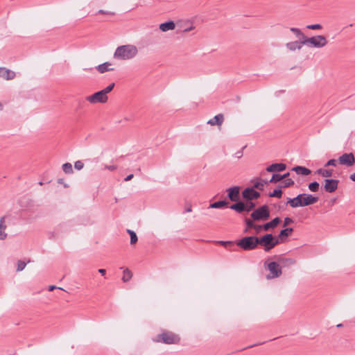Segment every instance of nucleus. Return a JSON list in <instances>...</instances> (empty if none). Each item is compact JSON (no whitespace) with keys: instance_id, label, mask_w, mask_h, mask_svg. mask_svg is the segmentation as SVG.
<instances>
[{"instance_id":"de8ad7c7","label":"nucleus","mask_w":355,"mask_h":355,"mask_svg":"<svg viewBox=\"0 0 355 355\" xmlns=\"http://www.w3.org/2000/svg\"><path fill=\"white\" fill-rule=\"evenodd\" d=\"M98 13L103 14V15H114V12H113L105 11L104 10H99L98 11Z\"/></svg>"},{"instance_id":"f704fd0d","label":"nucleus","mask_w":355,"mask_h":355,"mask_svg":"<svg viewBox=\"0 0 355 355\" xmlns=\"http://www.w3.org/2000/svg\"><path fill=\"white\" fill-rule=\"evenodd\" d=\"M283 179H284V176H282V175L273 174V175L272 176V178L269 182L275 183V182L281 181Z\"/></svg>"},{"instance_id":"49530a36","label":"nucleus","mask_w":355,"mask_h":355,"mask_svg":"<svg viewBox=\"0 0 355 355\" xmlns=\"http://www.w3.org/2000/svg\"><path fill=\"white\" fill-rule=\"evenodd\" d=\"M254 230H255V232L257 234H259V232H261V231L262 230H263V225H254Z\"/></svg>"},{"instance_id":"f3484780","label":"nucleus","mask_w":355,"mask_h":355,"mask_svg":"<svg viewBox=\"0 0 355 355\" xmlns=\"http://www.w3.org/2000/svg\"><path fill=\"white\" fill-rule=\"evenodd\" d=\"M159 28L160 31H162V32H166L168 31L174 30L175 28V24L174 21H166V22L159 24Z\"/></svg>"},{"instance_id":"ddd939ff","label":"nucleus","mask_w":355,"mask_h":355,"mask_svg":"<svg viewBox=\"0 0 355 355\" xmlns=\"http://www.w3.org/2000/svg\"><path fill=\"white\" fill-rule=\"evenodd\" d=\"M304 40H300V41H295V42H288L286 44V46L292 51H294L295 50H300L302 49L303 45H305Z\"/></svg>"},{"instance_id":"4be33fe9","label":"nucleus","mask_w":355,"mask_h":355,"mask_svg":"<svg viewBox=\"0 0 355 355\" xmlns=\"http://www.w3.org/2000/svg\"><path fill=\"white\" fill-rule=\"evenodd\" d=\"M1 76L5 78L6 80H12L15 78V73L14 71L2 67Z\"/></svg>"},{"instance_id":"a18cd8bd","label":"nucleus","mask_w":355,"mask_h":355,"mask_svg":"<svg viewBox=\"0 0 355 355\" xmlns=\"http://www.w3.org/2000/svg\"><path fill=\"white\" fill-rule=\"evenodd\" d=\"M293 223V220L291 218L286 217L284 220V227H286Z\"/></svg>"},{"instance_id":"7ed1b4c3","label":"nucleus","mask_w":355,"mask_h":355,"mask_svg":"<svg viewBox=\"0 0 355 355\" xmlns=\"http://www.w3.org/2000/svg\"><path fill=\"white\" fill-rule=\"evenodd\" d=\"M258 237L245 236L237 242V245L244 250H254L258 246Z\"/></svg>"},{"instance_id":"9d476101","label":"nucleus","mask_w":355,"mask_h":355,"mask_svg":"<svg viewBox=\"0 0 355 355\" xmlns=\"http://www.w3.org/2000/svg\"><path fill=\"white\" fill-rule=\"evenodd\" d=\"M338 163L346 166H352L354 164L355 157L352 153H344L338 159Z\"/></svg>"},{"instance_id":"6e6d98bb","label":"nucleus","mask_w":355,"mask_h":355,"mask_svg":"<svg viewBox=\"0 0 355 355\" xmlns=\"http://www.w3.org/2000/svg\"><path fill=\"white\" fill-rule=\"evenodd\" d=\"M349 178L352 181L355 182V173L351 174Z\"/></svg>"},{"instance_id":"4d7b16f0","label":"nucleus","mask_w":355,"mask_h":355,"mask_svg":"<svg viewBox=\"0 0 355 355\" xmlns=\"http://www.w3.org/2000/svg\"><path fill=\"white\" fill-rule=\"evenodd\" d=\"M98 272L101 273L102 275H105L106 271L105 269H99Z\"/></svg>"},{"instance_id":"aec40b11","label":"nucleus","mask_w":355,"mask_h":355,"mask_svg":"<svg viewBox=\"0 0 355 355\" xmlns=\"http://www.w3.org/2000/svg\"><path fill=\"white\" fill-rule=\"evenodd\" d=\"M281 220L279 217L275 218L271 221L266 223L263 225V230L268 231L270 229L275 228L279 223Z\"/></svg>"},{"instance_id":"864d4df0","label":"nucleus","mask_w":355,"mask_h":355,"mask_svg":"<svg viewBox=\"0 0 355 355\" xmlns=\"http://www.w3.org/2000/svg\"><path fill=\"white\" fill-rule=\"evenodd\" d=\"M185 211L186 212H191L192 211V208H191V205H189L187 206L186 209H185Z\"/></svg>"},{"instance_id":"c85d7f7f","label":"nucleus","mask_w":355,"mask_h":355,"mask_svg":"<svg viewBox=\"0 0 355 355\" xmlns=\"http://www.w3.org/2000/svg\"><path fill=\"white\" fill-rule=\"evenodd\" d=\"M127 232L130 236V244H132V245L135 244L138 240L136 233L131 230H127Z\"/></svg>"},{"instance_id":"ea45409f","label":"nucleus","mask_w":355,"mask_h":355,"mask_svg":"<svg viewBox=\"0 0 355 355\" xmlns=\"http://www.w3.org/2000/svg\"><path fill=\"white\" fill-rule=\"evenodd\" d=\"M338 162V160L336 159H329L326 164H325V166H336L337 165V163Z\"/></svg>"},{"instance_id":"473e14b6","label":"nucleus","mask_w":355,"mask_h":355,"mask_svg":"<svg viewBox=\"0 0 355 355\" xmlns=\"http://www.w3.org/2000/svg\"><path fill=\"white\" fill-rule=\"evenodd\" d=\"M319 183L317 182H311L309 184V189L313 192H316L319 189Z\"/></svg>"},{"instance_id":"7c9ffc66","label":"nucleus","mask_w":355,"mask_h":355,"mask_svg":"<svg viewBox=\"0 0 355 355\" xmlns=\"http://www.w3.org/2000/svg\"><path fill=\"white\" fill-rule=\"evenodd\" d=\"M266 184H267V182L264 181V180L256 181L254 183V185H253L252 188H254V189L255 188V189H259V190H263V187H264V185Z\"/></svg>"},{"instance_id":"0eeeda50","label":"nucleus","mask_w":355,"mask_h":355,"mask_svg":"<svg viewBox=\"0 0 355 355\" xmlns=\"http://www.w3.org/2000/svg\"><path fill=\"white\" fill-rule=\"evenodd\" d=\"M86 101L92 104L96 103H105L108 100L107 95L105 94L102 90L97 92L92 95L88 96L85 98Z\"/></svg>"},{"instance_id":"09e8293b","label":"nucleus","mask_w":355,"mask_h":355,"mask_svg":"<svg viewBox=\"0 0 355 355\" xmlns=\"http://www.w3.org/2000/svg\"><path fill=\"white\" fill-rule=\"evenodd\" d=\"M105 168L108 169L109 171H113L116 169V166H115V165H105Z\"/></svg>"},{"instance_id":"b1692460","label":"nucleus","mask_w":355,"mask_h":355,"mask_svg":"<svg viewBox=\"0 0 355 355\" xmlns=\"http://www.w3.org/2000/svg\"><path fill=\"white\" fill-rule=\"evenodd\" d=\"M227 203L228 202L225 200H220V201H217L214 203H211L209 207L213 208V209H218V208H221V207L227 205Z\"/></svg>"},{"instance_id":"9b49d317","label":"nucleus","mask_w":355,"mask_h":355,"mask_svg":"<svg viewBox=\"0 0 355 355\" xmlns=\"http://www.w3.org/2000/svg\"><path fill=\"white\" fill-rule=\"evenodd\" d=\"M243 198L248 201L257 199L260 197V193L255 191L252 187H248L242 192Z\"/></svg>"},{"instance_id":"bf43d9fd","label":"nucleus","mask_w":355,"mask_h":355,"mask_svg":"<svg viewBox=\"0 0 355 355\" xmlns=\"http://www.w3.org/2000/svg\"><path fill=\"white\" fill-rule=\"evenodd\" d=\"M289 175V173H286L284 175H282V176H284V179L286 178Z\"/></svg>"},{"instance_id":"4468645a","label":"nucleus","mask_w":355,"mask_h":355,"mask_svg":"<svg viewBox=\"0 0 355 355\" xmlns=\"http://www.w3.org/2000/svg\"><path fill=\"white\" fill-rule=\"evenodd\" d=\"M240 188L239 187H233L227 189L228 198L231 201H237L239 200Z\"/></svg>"},{"instance_id":"37998d69","label":"nucleus","mask_w":355,"mask_h":355,"mask_svg":"<svg viewBox=\"0 0 355 355\" xmlns=\"http://www.w3.org/2000/svg\"><path fill=\"white\" fill-rule=\"evenodd\" d=\"M84 166V164L81 161H76L74 164V167L77 170H81Z\"/></svg>"},{"instance_id":"a878e982","label":"nucleus","mask_w":355,"mask_h":355,"mask_svg":"<svg viewBox=\"0 0 355 355\" xmlns=\"http://www.w3.org/2000/svg\"><path fill=\"white\" fill-rule=\"evenodd\" d=\"M132 274L131 271L129 269L126 268L123 270V275L122 277V280L124 282H127L132 278Z\"/></svg>"},{"instance_id":"20e7f679","label":"nucleus","mask_w":355,"mask_h":355,"mask_svg":"<svg viewBox=\"0 0 355 355\" xmlns=\"http://www.w3.org/2000/svg\"><path fill=\"white\" fill-rule=\"evenodd\" d=\"M156 343H164L168 345L176 344L179 342V337L172 332H163L153 339Z\"/></svg>"},{"instance_id":"5701e85b","label":"nucleus","mask_w":355,"mask_h":355,"mask_svg":"<svg viewBox=\"0 0 355 355\" xmlns=\"http://www.w3.org/2000/svg\"><path fill=\"white\" fill-rule=\"evenodd\" d=\"M230 208L233 209L238 213H241L245 211V204L242 202H239L235 204L232 205Z\"/></svg>"},{"instance_id":"39448f33","label":"nucleus","mask_w":355,"mask_h":355,"mask_svg":"<svg viewBox=\"0 0 355 355\" xmlns=\"http://www.w3.org/2000/svg\"><path fill=\"white\" fill-rule=\"evenodd\" d=\"M305 45L309 47L322 48L327 44V39L323 35H317L311 37H304Z\"/></svg>"},{"instance_id":"8fccbe9b","label":"nucleus","mask_w":355,"mask_h":355,"mask_svg":"<svg viewBox=\"0 0 355 355\" xmlns=\"http://www.w3.org/2000/svg\"><path fill=\"white\" fill-rule=\"evenodd\" d=\"M235 156L237 157V158H241L242 156H243V152L242 150H239L238 152H236L235 153Z\"/></svg>"},{"instance_id":"a211bd4d","label":"nucleus","mask_w":355,"mask_h":355,"mask_svg":"<svg viewBox=\"0 0 355 355\" xmlns=\"http://www.w3.org/2000/svg\"><path fill=\"white\" fill-rule=\"evenodd\" d=\"M111 63L109 62H105L103 64H101L99 65H98L96 68L97 69V71L101 73H103L105 72H107V71H113L114 69L113 68H110V67L111 66Z\"/></svg>"},{"instance_id":"603ef678","label":"nucleus","mask_w":355,"mask_h":355,"mask_svg":"<svg viewBox=\"0 0 355 355\" xmlns=\"http://www.w3.org/2000/svg\"><path fill=\"white\" fill-rule=\"evenodd\" d=\"M194 28H195V27L193 26H191L189 28H185L184 30V32H189V31L193 30Z\"/></svg>"},{"instance_id":"cd10ccee","label":"nucleus","mask_w":355,"mask_h":355,"mask_svg":"<svg viewBox=\"0 0 355 355\" xmlns=\"http://www.w3.org/2000/svg\"><path fill=\"white\" fill-rule=\"evenodd\" d=\"M318 173L322 175V177L329 178L332 175V171L320 168L318 170Z\"/></svg>"},{"instance_id":"f8f14e48","label":"nucleus","mask_w":355,"mask_h":355,"mask_svg":"<svg viewBox=\"0 0 355 355\" xmlns=\"http://www.w3.org/2000/svg\"><path fill=\"white\" fill-rule=\"evenodd\" d=\"M338 182V180L326 179L324 180V188L327 192L333 193L337 189Z\"/></svg>"},{"instance_id":"58836bf2","label":"nucleus","mask_w":355,"mask_h":355,"mask_svg":"<svg viewBox=\"0 0 355 355\" xmlns=\"http://www.w3.org/2000/svg\"><path fill=\"white\" fill-rule=\"evenodd\" d=\"M245 225L247 226V229H250V228L254 229L255 223L252 220L247 218L245 220Z\"/></svg>"},{"instance_id":"e433bc0d","label":"nucleus","mask_w":355,"mask_h":355,"mask_svg":"<svg viewBox=\"0 0 355 355\" xmlns=\"http://www.w3.org/2000/svg\"><path fill=\"white\" fill-rule=\"evenodd\" d=\"M26 266V263L23 261H18L17 271L19 272L23 270Z\"/></svg>"},{"instance_id":"c756f323","label":"nucleus","mask_w":355,"mask_h":355,"mask_svg":"<svg viewBox=\"0 0 355 355\" xmlns=\"http://www.w3.org/2000/svg\"><path fill=\"white\" fill-rule=\"evenodd\" d=\"M63 171L67 174H71L73 173L72 165L70 163H65L62 166Z\"/></svg>"},{"instance_id":"6e6552de","label":"nucleus","mask_w":355,"mask_h":355,"mask_svg":"<svg viewBox=\"0 0 355 355\" xmlns=\"http://www.w3.org/2000/svg\"><path fill=\"white\" fill-rule=\"evenodd\" d=\"M266 268L270 271L267 275L268 279L279 277L282 273L281 266L277 262L268 263Z\"/></svg>"},{"instance_id":"c9c22d12","label":"nucleus","mask_w":355,"mask_h":355,"mask_svg":"<svg viewBox=\"0 0 355 355\" xmlns=\"http://www.w3.org/2000/svg\"><path fill=\"white\" fill-rule=\"evenodd\" d=\"M254 207H255V205L254 202H252L251 201H248V202H247L246 204H245V211L247 212H249L251 210H252Z\"/></svg>"},{"instance_id":"412c9836","label":"nucleus","mask_w":355,"mask_h":355,"mask_svg":"<svg viewBox=\"0 0 355 355\" xmlns=\"http://www.w3.org/2000/svg\"><path fill=\"white\" fill-rule=\"evenodd\" d=\"M292 170L295 171L297 175H308L311 173L309 168L300 166H295L292 168Z\"/></svg>"},{"instance_id":"3c124183","label":"nucleus","mask_w":355,"mask_h":355,"mask_svg":"<svg viewBox=\"0 0 355 355\" xmlns=\"http://www.w3.org/2000/svg\"><path fill=\"white\" fill-rule=\"evenodd\" d=\"M58 182L59 184H64V187L65 188H67V187H69V186H68V184H67L64 183V180H63V179H59V180H58Z\"/></svg>"},{"instance_id":"72a5a7b5","label":"nucleus","mask_w":355,"mask_h":355,"mask_svg":"<svg viewBox=\"0 0 355 355\" xmlns=\"http://www.w3.org/2000/svg\"><path fill=\"white\" fill-rule=\"evenodd\" d=\"M282 195V191L280 189H275L272 192L269 193L270 197H276L280 198Z\"/></svg>"},{"instance_id":"423d86ee","label":"nucleus","mask_w":355,"mask_h":355,"mask_svg":"<svg viewBox=\"0 0 355 355\" xmlns=\"http://www.w3.org/2000/svg\"><path fill=\"white\" fill-rule=\"evenodd\" d=\"M250 216L254 220H266L270 217L269 208L267 205H263L254 210Z\"/></svg>"},{"instance_id":"2f4dec72","label":"nucleus","mask_w":355,"mask_h":355,"mask_svg":"<svg viewBox=\"0 0 355 355\" xmlns=\"http://www.w3.org/2000/svg\"><path fill=\"white\" fill-rule=\"evenodd\" d=\"M282 241H283L282 239H280L279 235H278L277 237L274 236L272 235V241H271L272 249H273L276 245H277L278 244H279Z\"/></svg>"},{"instance_id":"f03ea898","label":"nucleus","mask_w":355,"mask_h":355,"mask_svg":"<svg viewBox=\"0 0 355 355\" xmlns=\"http://www.w3.org/2000/svg\"><path fill=\"white\" fill-rule=\"evenodd\" d=\"M318 201V197L304 193L297 195L295 198H288L287 205H289L292 208H296L311 205Z\"/></svg>"},{"instance_id":"13d9d810","label":"nucleus","mask_w":355,"mask_h":355,"mask_svg":"<svg viewBox=\"0 0 355 355\" xmlns=\"http://www.w3.org/2000/svg\"><path fill=\"white\" fill-rule=\"evenodd\" d=\"M55 288H56V286H49V291H53V290H54V289H55Z\"/></svg>"},{"instance_id":"6ab92c4d","label":"nucleus","mask_w":355,"mask_h":355,"mask_svg":"<svg viewBox=\"0 0 355 355\" xmlns=\"http://www.w3.org/2000/svg\"><path fill=\"white\" fill-rule=\"evenodd\" d=\"M5 219V216H2L0 218V240H4L7 238V234L5 232L6 229Z\"/></svg>"},{"instance_id":"052dcab7","label":"nucleus","mask_w":355,"mask_h":355,"mask_svg":"<svg viewBox=\"0 0 355 355\" xmlns=\"http://www.w3.org/2000/svg\"><path fill=\"white\" fill-rule=\"evenodd\" d=\"M1 107H2V105H1V103H0V108H1Z\"/></svg>"},{"instance_id":"393cba45","label":"nucleus","mask_w":355,"mask_h":355,"mask_svg":"<svg viewBox=\"0 0 355 355\" xmlns=\"http://www.w3.org/2000/svg\"><path fill=\"white\" fill-rule=\"evenodd\" d=\"M293 229L291 227L286 228V229L280 231L279 236L280 239H282V240L284 241V239L285 237H287L288 236H289L293 232Z\"/></svg>"},{"instance_id":"5fc2aeb1","label":"nucleus","mask_w":355,"mask_h":355,"mask_svg":"<svg viewBox=\"0 0 355 355\" xmlns=\"http://www.w3.org/2000/svg\"><path fill=\"white\" fill-rule=\"evenodd\" d=\"M134 177L133 174H130L129 175H128L125 178V181H129L132 178Z\"/></svg>"},{"instance_id":"a19ab883","label":"nucleus","mask_w":355,"mask_h":355,"mask_svg":"<svg viewBox=\"0 0 355 355\" xmlns=\"http://www.w3.org/2000/svg\"><path fill=\"white\" fill-rule=\"evenodd\" d=\"M294 184V181L291 179H286L284 181V187H288Z\"/></svg>"},{"instance_id":"bb28decb","label":"nucleus","mask_w":355,"mask_h":355,"mask_svg":"<svg viewBox=\"0 0 355 355\" xmlns=\"http://www.w3.org/2000/svg\"><path fill=\"white\" fill-rule=\"evenodd\" d=\"M290 30L300 40H304V37H306L304 34L297 28H291Z\"/></svg>"},{"instance_id":"2eb2a0df","label":"nucleus","mask_w":355,"mask_h":355,"mask_svg":"<svg viewBox=\"0 0 355 355\" xmlns=\"http://www.w3.org/2000/svg\"><path fill=\"white\" fill-rule=\"evenodd\" d=\"M286 165L283 163L272 164L267 167L268 172L283 171L286 169Z\"/></svg>"},{"instance_id":"f257e3e1","label":"nucleus","mask_w":355,"mask_h":355,"mask_svg":"<svg viewBox=\"0 0 355 355\" xmlns=\"http://www.w3.org/2000/svg\"><path fill=\"white\" fill-rule=\"evenodd\" d=\"M138 53V48L134 44L121 45L115 49L113 58L118 61H128L134 59Z\"/></svg>"},{"instance_id":"4c0bfd02","label":"nucleus","mask_w":355,"mask_h":355,"mask_svg":"<svg viewBox=\"0 0 355 355\" xmlns=\"http://www.w3.org/2000/svg\"><path fill=\"white\" fill-rule=\"evenodd\" d=\"M114 85H115L114 83H112V84L109 85L107 87H106L105 88H104L103 89H102V91L103 92H105V95H107V94L110 93L113 89V88L114 87Z\"/></svg>"},{"instance_id":"79ce46f5","label":"nucleus","mask_w":355,"mask_h":355,"mask_svg":"<svg viewBox=\"0 0 355 355\" xmlns=\"http://www.w3.org/2000/svg\"><path fill=\"white\" fill-rule=\"evenodd\" d=\"M306 28L309 29H312V30H318V29H321L322 26L319 24H315L308 25Z\"/></svg>"},{"instance_id":"c03bdc74","label":"nucleus","mask_w":355,"mask_h":355,"mask_svg":"<svg viewBox=\"0 0 355 355\" xmlns=\"http://www.w3.org/2000/svg\"><path fill=\"white\" fill-rule=\"evenodd\" d=\"M218 243L226 248H227L228 246H232L233 245V242L232 241H218Z\"/></svg>"},{"instance_id":"dca6fc26","label":"nucleus","mask_w":355,"mask_h":355,"mask_svg":"<svg viewBox=\"0 0 355 355\" xmlns=\"http://www.w3.org/2000/svg\"><path fill=\"white\" fill-rule=\"evenodd\" d=\"M224 121V116L222 114H218L216 115L214 118L209 119L207 121V123L211 125H221V124L223 123Z\"/></svg>"},{"instance_id":"1a4fd4ad","label":"nucleus","mask_w":355,"mask_h":355,"mask_svg":"<svg viewBox=\"0 0 355 355\" xmlns=\"http://www.w3.org/2000/svg\"><path fill=\"white\" fill-rule=\"evenodd\" d=\"M272 239V234H267L261 237H258V245H260L263 247L265 252H269L272 250L271 241Z\"/></svg>"}]
</instances>
